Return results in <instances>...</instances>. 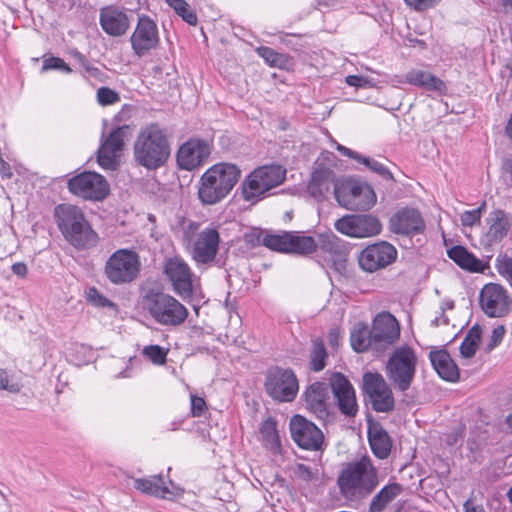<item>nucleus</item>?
<instances>
[{"mask_svg":"<svg viewBox=\"0 0 512 512\" xmlns=\"http://www.w3.org/2000/svg\"><path fill=\"white\" fill-rule=\"evenodd\" d=\"M206 409V402L203 398L191 395V412L194 417L202 416Z\"/></svg>","mask_w":512,"mask_h":512,"instance_id":"6e6d98bb","label":"nucleus"},{"mask_svg":"<svg viewBox=\"0 0 512 512\" xmlns=\"http://www.w3.org/2000/svg\"><path fill=\"white\" fill-rule=\"evenodd\" d=\"M48 70H59L66 74L72 72L70 66L62 58L54 56L48 57L43 61L41 72L44 73Z\"/></svg>","mask_w":512,"mask_h":512,"instance_id":"09e8293b","label":"nucleus"},{"mask_svg":"<svg viewBox=\"0 0 512 512\" xmlns=\"http://www.w3.org/2000/svg\"><path fill=\"white\" fill-rule=\"evenodd\" d=\"M200 224L188 221L183 229V243L197 266L212 264L219 251L220 235L215 226L199 231Z\"/></svg>","mask_w":512,"mask_h":512,"instance_id":"423d86ee","label":"nucleus"},{"mask_svg":"<svg viewBox=\"0 0 512 512\" xmlns=\"http://www.w3.org/2000/svg\"><path fill=\"white\" fill-rule=\"evenodd\" d=\"M210 145L202 139H190L182 144L177 152L176 160L181 169L191 171L208 158Z\"/></svg>","mask_w":512,"mask_h":512,"instance_id":"b1692460","label":"nucleus"},{"mask_svg":"<svg viewBox=\"0 0 512 512\" xmlns=\"http://www.w3.org/2000/svg\"><path fill=\"white\" fill-rule=\"evenodd\" d=\"M337 150H338L342 155L347 156V157H349V158H352V159H354V160H356V161H358V162H359V160H360V158H361V156H362L361 154H359V153H357V152H355V151L351 150L350 148H347V147H345V146H343V145H341V144H338V145H337Z\"/></svg>","mask_w":512,"mask_h":512,"instance_id":"e2e57ef3","label":"nucleus"},{"mask_svg":"<svg viewBox=\"0 0 512 512\" xmlns=\"http://www.w3.org/2000/svg\"><path fill=\"white\" fill-rule=\"evenodd\" d=\"M166 3L190 25L197 23V16L185 0H166Z\"/></svg>","mask_w":512,"mask_h":512,"instance_id":"79ce46f5","label":"nucleus"},{"mask_svg":"<svg viewBox=\"0 0 512 512\" xmlns=\"http://www.w3.org/2000/svg\"><path fill=\"white\" fill-rule=\"evenodd\" d=\"M142 354L153 364L163 365L166 363L168 350L159 345H148L143 348Z\"/></svg>","mask_w":512,"mask_h":512,"instance_id":"c03bdc74","label":"nucleus"},{"mask_svg":"<svg viewBox=\"0 0 512 512\" xmlns=\"http://www.w3.org/2000/svg\"><path fill=\"white\" fill-rule=\"evenodd\" d=\"M332 185H338L335 183L334 172L329 168L319 167L312 172L308 190L314 197H323Z\"/></svg>","mask_w":512,"mask_h":512,"instance_id":"7c9ffc66","label":"nucleus"},{"mask_svg":"<svg viewBox=\"0 0 512 512\" xmlns=\"http://www.w3.org/2000/svg\"><path fill=\"white\" fill-rule=\"evenodd\" d=\"M368 440L370 448H392V440L387 431L378 424L369 426Z\"/></svg>","mask_w":512,"mask_h":512,"instance_id":"a19ab883","label":"nucleus"},{"mask_svg":"<svg viewBox=\"0 0 512 512\" xmlns=\"http://www.w3.org/2000/svg\"><path fill=\"white\" fill-rule=\"evenodd\" d=\"M142 306L157 324L165 327L180 326L189 315L188 309L179 300L154 288L145 291Z\"/></svg>","mask_w":512,"mask_h":512,"instance_id":"39448f33","label":"nucleus"},{"mask_svg":"<svg viewBox=\"0 0 512 512\" xmlns=\"http://www.w3.org/2000/svg\"><path fill=\"white\" fill-rule=\"evenodd\" d=\"M328 353L325 348L324 342L321 339H316L312 342L310 350V368L315 372L323 370L326 366Z\"/></svg>","mask_w":512,"mask_h":512,"instance_id":"58836bf2","label":"nucleus"},{"mask_svg":"<svg viewBox=\"0 0 512 512\" xmlns=\"http://www.w3.org/2000/svg\"><path fill=\"white\" fill-rule=\"evenodd\" d=\"M262 233L261 231L255 229L252 230L244 235V241L245 243L251 245V246H257L259 244H262Z\"/></svg>","mask_w":512,"mask_h":512,"instance_id":"13d9d810","label":"nucleus"},{"mask_svg":"<svg viewBox=\"0 0 512 512\" xmlns=\"http://www.w3.org/2000/svg\"><path fill=\"white\" fill-rule=\"evenodd\" d=\"M359 163L364 164L369 170L378 174L380 177L386 180H394L392 173L390 170L381 162L370 158L361 156Z\"/></svg>","mask_w":512,"mask_h":512,"instance_id":"a18cd8bd","label":"nucleus"},{"mask_svg":"<svg viewBox=\"0 0 512 512\" xmlns=\"http://www.w3.org/2000/svg\"><path fill=\"white\" fill-rule=\"evenodd\" d=\"M340 0H318L319 7L330 8L334 7L339 3Z\"/></svg>","mask_w":512,"mask_h":512,"instance_id":"338daca9","label":"nucleus"},{"mask_svg":"<svg viewBox=\"0 0 512 512\" xmlns=\"http://www.w3.org/2000/svg\"><path fill=\"white\" fill-rule=\"evenodd\" d=\"M240 176L241 170L235 164L221 162L213 165L200 178V201L206 205L222 201L237 184Z\"/></svg>","mask_w":512,"mask_h":512,"instance_id":"20e7f679","label":"nucleus"},{"mask_svg":"<svg viewBox=\"0 0 512 512\" xmlns=\"http://www.w3.org/2000/svg\"><path fill=\"white\" fill-rule=\"evenodd\" d=\"M429 359L433 368L442 379L449 382L459 380V369L446 350L431 351Z\"/></svg>","mask_w":512,"mask_h":512,"instance_id":"c756f323","label":"nucleus"},{"mask_svg":"<svg viewBox=\"0 0 512 512\" xmlns=\"http://www.w3.org/2000/svg\"><path fill=\"white\" fill-rule=\"evenodd\" d=\"M486 208V202H483L478 208L474 210H467L461 214V222L463 226H473L480 222L481 215Z\"/></svg>","mask_w":512,"mask_h":512,"instance_id":"8fccbe9b","label":"nucleus"},{"mask_svg":"<svg viewBox=\"0 0 512 512\" xmlns=\"http://www.w3.org/2000/svg\"><path fill=\"white\" fill-rule=\"evenodd\" d=\"M502 177L504 181L512 186V156H505L502 160Z\"/></svg>","mask_w":512,"mask_h":512,"instance_id":"4d7b16f0","label":"nucleus"},{"mask_svg":"<svg viewBox=\"0 0 512 512\" xmlns=\"http://www.w3.org/2000/svg\"><path fill=\"white\" fill-rule=\"evenodd\" d=\"M129 135L128 125L119 126L107 135L98 150L97 162L101 168L114 171L119 167L120 156Z\"/></svg>","mask_w":512,"mask_h":512,"instance_id":"4468645a","label":"nucleus"},{"mask_svg":"<svg viewBox=\"0 0 512 512\" xmlns=\"http://www.w3.org/2000/svg\"><path fill=\"white\" fill-rule=\"evenodd\" d=\"M334 227L338 232L353 238L372 237L382 230L378 218L370 214L346 215L336 220Z\"/></svg>","mask_w":512,"mask_h":512,"instance_id":"f3484780","label":"nucleus"},{"mask_svg":"<svg viewBox=\"0 0 512 512\" xmlns=\"http://www.w3.org/2000/svg\"><path fill=\"white\" fill-rule=\"evenodd\" d=\"M371 333L376 346V352H380L399 338L400 327L392 314L381 312L373 320Z\"/></svg>","mask_w":512,"mask_h":512,"instance_id":"412c9836","label":"nucleus"},{"mask_svg":"<svg viewBox=\"0 0 512 512\" xmlns=\"http://www.w3.org/2000/svg\"><path fill=\"white\" fill-rule=\"evenodd\" d=\"M351 346L356 352H364L369 349L376 351L375 343L372 339L371 328L363 323L354 326L350 335Z\"/></svg>","mask_w":512,"mask_h":512,"instance_id":"72a5a7b5","label":"nucleus"},{"mask_svg":"<svg viewBox=\"0 0 512 512\" xmlns=\"http://www.w3.org/2000/svg\"><path fill=\"white\" fill-rule=\"evenodd\" d=\"M57 226L63 237L77 249H89L98 243V235L92 229L83 210L72 204H59L54 209Z\"/></svg>","mask_w":512,"mask_h":512,"instance_id":"7ed1b4c3","label":"nucleus"},{"mask_svg":"<svg viewBox=\"0 0 512 512\" xmlns=\"http://www.w3.org/2000/svg\"><path fill=\"white\" fill-rule=\"evenodd\" d=\"M163 273L171 283L173 291L183 300H189L193 297L195 291L194 274L185 262L179 256L165 259Z\"/></svg>","mask_w":512,"mask_h":512,"instance_id":"f8f14e48","label":"nucleus"},{"mask_svg":"<svg viewBox=\"0 0 512 512\" xmlns=\"http://www.w3.org/2000/svg\"><path fill=\"white\" fill-rule=\"evenodd\" d=\"M407 5L414 7L418 10L427 9L434 4H436L439 0H404Z\"/></svg>","mask_w":512,"mask_h":512,"instance_id":"bf43d9fd","label":"nucleus"},{"mask_svg":"<svg viewBox=\"0 0 512 512\" xmlns=\"http://www.w3.org/2000/svg\"><path fill=\"white\" fill-rule=\"evenodd\" d=\"M448 257L462 269L471 272H482L484 265L463 246H453L447 251Z\"/></svg>","mask_w":512,"mask_h":512,"instance_id":"2f4dec72","label":"nucleus"},{"mask_svg":"<svg viewBox=\"0 0 512 512\" xmlns=\"http://www.w3.org/2000/svg\"><path fill=\"white\" fill-rule=\"evenodd\" d=\"M403 491L401 484L393 482L385 485L371 500L369 512H383L385 507Z\"/></svg>","mask_w":512,"mask_h":512,"instance_id":"473e14b6","label":"nucleus"},{"mask_svg":"<svg viewBox=\"0 0 512 512\" xmlns=\"http://www.w3.org/2000/svg\"><path fill=\"white\" fill-rule=\"evenodd\" d=\"M486 223L488 230L482 238V243L491 247L501 242L508 234L512 224V215L501 209H496L489 213Z\"/></svg>","mask_w":512,"mask_h":512,"instance_id":"bb28decb","label":"nucleus"},{"mask_svg":"<svg viewBox=\"0 0 512 512\" xmlns=\"http://www.w3.org/2000/svg\"><path fill=\"white\" fill-rule=\"evenodd\" d=\"M134 488L143 494L163 499H172L183 492L178 485L171 479H166L162 474L136 478L134 479Z\"/></svg>","mask_w":512,"mask_h":512,"instance_id":"5701e85b","label":"nucleus"},{"mask_svg":"<svg viewBox=\"0 0 512 512\" xmlns=\"http://www.w3.org/2000/svg\"><path fill=\"white\" fill-rule=\"evenodd\" d=\"M463 507L464 512H485L482 506L474 505L470 499L464 503Z\"/></svg>","mask_w":512,"mask_h":512,"instance_id":"69168bd1","label":"nucleus"},{"mask_svg":"<svg viewBox=\"0 0 512 512\" xmlns=\"http://www.w3.org/2000/svg\"><path fill=\"white\" fill-rule=\"evenodd\" d=\"M289 427L291 437L299 448H322L324 434L313 422L301 415H294Z\"/></svg>","mask_w":512,"mask_h":512,"instance_id":"aec40b11","label":"nucleus"},{"mask_svg":"<svg viewBox=\"0 0 512 512\" xmlns=\"http://www.w3.org/2000/svg\"><path fill=\"white\" fill-rule=\"evenodd\" d=\"M378 483L377 470L368 456L344 464L336 480L339 494L348 502L366 498Z\"/></svg>","mask_w":512,"mask_h":512,"instance_id":"f257e3e1","label":"nucleus"},{"mask_svg":"<svg viewBox=\"0 0 512 512\" xmlns=\"http://www.w3.org/2000/svg\"><path fill=\"white\" fill-rule=\"evenodd\" d=\"M12 272L18 277L24 278L27 275L28 268L24 262H16L11 267Z\"/></svg>","mask_w":512,"mask_h":512,"instance_id":"680f3d73","label":"nucleus"},{"mask_svg":"<svg viewBox=\"0 0 512 512\" xmlns=\"http://www.w3.org/2000/svg\"><path fill=\"white\" fill-rule=\"evenodd\" d=\"M119 99L118 93L108 87H101L97 91V100L103 106L114 104Z\"/></svg>","mask_w":512,"mask_h":512,"instance_id":"3c124183","label":"nucleus"},{"mask_svg":"<svg viewBox=\"0 0 512 512\" xmlns=\"http://www.w3.org/2000/svg\"><path fill=\"white\" fill-rule=\"evenodd\" d=\"M495 266L498 273L507 279L509 284L512 287V257L504 255H499L496 258Z\"/></svg>","mask_w":512,"mask_h":512,"instance_id":"de8ad7c7","label":"nucleus"},{"mask_svg":"<svg viewBox=\"0 0 512 512\" xmlns=\"http://www.w3.org/2000/svg\"><path fill=\"white\" fill-rule=\"evenodd\" d=\"M306 407L317 418L321 420H327L329 417V411L326 404L327 398V387L322 382H315L311 384L304 394Z\"/></svg>","mask_w":512,"mask_h":512,"instance_id":"cd10ccee","label":"nucleus"},{"mask_svg":"<svg viewBox=\"0 0 512 512\" xmlns=\"http://www.w3.org/2000/svg\"><path fill=\"white\" fill-rule=\"evenodd\" d=\"M88 296H89V299L91 300V302L95 306H98V307H115V304L111 300H109L108 298H106L105 296L100 294L97 291V289H95V288H91L90 289Z\"/></svg>","mask_w":512,"mask_h":512,"instance_id":"603ef678","label":"nucleus"},{"mask_svg":"<svg viewBox=\"0 0 512 512\" xmlns=\"http://www.w3.org/2000/svg\"><path fill=\"white\" fill-rule=\"evenodd\" d=\"M505 332H506V330L503 325H499L492 330V333L490 336V341L487 344V349L489 351L493 350L496 346H498L502 342Z\"/></svg>","mask_w":512,"mask_h":512,"instance_id":"864d4df0","label":"nucleus"},{"mask_svg":"<svg viewBox=\"0 0 512 512\" xmlns=\"http://www.w3.org/2000/svg\"><path fill=\"white\" fill-rule=\"evenodd\" d=\"M317 242V248H320L323 252L330 254H339L341 246L338 242V238L333 233L319 235Z\"/></svg>","mask_w":512,"mask_h":512,"instance_id":"37998d69","label":"nucleus"},{"mask_svg":"<svg viewBox=\"0 0 512 512\" xmlns=\"http://www.w3.org/2000/svg\"><path fill=\"white\" fill-rule=\"evenodd\" d=\"M256 51L271 67L289 69L291 66V57L287 54L278 53L274 49L266 46L258 47Z\"/></svg>","mask_w":512,"mask_h":512,"instance_id":"e433bc0d","label":"nucleus"},{"mask_svg":"<svg viewBox=\"0 0 512 512\" xmlns=\"http://www.w3.org/2000/svg\"><path fill=\"white\" fill-rule=\"evenodd\" d=\"M21 388L22 384L14 375H10L5 369L0 368V389L18 393Z\"/></svg>","mask_w":512,"mask_h":512,"instance_id":"49530a36","label":"nucleus"},{"mask_svg":"<svg viewBox=\"0 0 512 512\" xmlns=\"http://www.w3.org/2000/svg\"><path fill=\"white\" fill-rule=\"evenodd\" d=\"M363 391L368 402L376 412L389 413L395 407V400L390 385L382 374L366 372L362 376Z\"/></svg>","mask_w":512,"mask_h":512,"instance_id":"9b49d317","label":"nucleus"},{"mask_svg":"<svg viewBox=\"0 0 512 512\" xmlns=\"http://www.w3.org/2000/svg\"><path fill=\"white\" fill-rule=\"evenodd\" d=\"M140 271V256L137 252L125 248L113 252L104 266L106 278L114 285L134 282L139 277Z\"/></svg>","mask_w":512,"mask_h":512,"instance_id":"1a4fd4ad","label":"nucleus"},{"mask_svg":"<svg viewBox=\"0 0 512 512\" xmlns=\"http://www.w3.org/2000/svg\"><path fill=\"white\" fill-rule=\"evenodd\" d=\"M374 455L379 459H386L389 457L391 450H372Z\"/></svg>","mask_w":512,"mask_h":512,"instance_id":"774afa93","label":"nucleus"},{"mask_svg":"<svg viewBox=\"0 0 512 512\" xmlns=\"http://www.w3.org/2000/svg\"><path fill=\"white\" fill-rule=\"evenodd\" d=\"M402 82L419 87L426 91L444 93L446 90V85L440 78L421 69H412L408 71L404 75V81H400V83Z\"/></svg>","mask_w":512,"mask_h":512,"instance_id":"c85d7f7f","label":"nucleus"},{"mask_svg":"<svg viewBox=\"0 0 512 512\" xmlns=\"http://www.w3.org/2000/svg\"><path fill=\"white\" fill-rule=\"evenodd\" d=\"M259 433L263 446L266 448H280V437L275 419L269 417L264 420L260 426Z\"/></svg>","mask_w":512,"mask_h":512,"instance_id":"c9c22d12","label":"nucleus"},{"mask_svg":"<svg viewBox=\"0 0 512 512\" xmlns=\"http://www.w3.org/2000/svg\"><path fill=\"white\" fill-rule=\"evenodd\" d=\"M170 152L167 134L156 123L143 127L133 146L136 163L148 170H156L165 165L169 159Z\"/></svg>","mask_w":512,"mask_h":512,"instance_id":"f03ea898","label":"nucleus"},{"mask_svg":"<svg viewBox=\"0 0 512 512\" xmlns=\"http://www.w3.org/2000/svg\"><path fill=\"white\" fill-rule=\"evenodd\" d=\"M264 385L267 394L279 402L292 401L299 389L294 372L280 367H273L267 371Z\"/></svg>","mask_w":512,"mask_h":512,"instance_id":"ddd939ff","label":"nucleus"},{"mask_svg":"<svg viewBox=\"0 0 512 512\" xmlns=\"http://www.w3.org/2000/svg\"><path fill=\"white\" fill-rule=\"evenodd\" d=\"M286 178V169L278 164L263 165L254 169L242 182L245 201L258 202L270 195V191L281 185Z\"/></svg>","mask_w":512,"mask_h":512,"instance_id":"0eeeda50","label":"nucleus"},{"mask_svg":"<svg viewBox=\"0 0 512 512\" xmlns=\"http://www.w3.org/2000/svg\"><path fill=\"white\" fill-rule=\"evenodd\" d=\"M290 232L282 231L278 234H266L263 236L262 245L270 250L288 253Z\"/></svg>","mask_w":512,"mask_h":512,"instance_id":"ea45409f","label":"nucleus"},{"mask_svg":"<svg viewBox=\"0 0 512 512\" xmlns=\"http://www.w3.org/2000/svg\"><path fill=\"white\" fill-rule=\"evenodd\" d=\"M482 329L479 325H474L468 331L460 345V353L465 358H471L478 350L481 340Z\"/></svg>","mask_w":512,"mask_h":512,"instance_id":"4c0bfd02","label":"nucleus"},{"mask_svg":"<svg viewBox=\"0 0 512 512\" xmlns=\"http://www.w3.org/2000/svg\"><path fill=\"white\" fill-rule=\"evenodd\" d=\"M448 323H449V319L445 315V309H444V307H441L440 316L439 317H435V319H433L431 321V325L434 326V327H438L440 325H447Z\"/></svg>","mask_w":512,"mask_h":512,"instance_id":"0e129e2a","label":"nucleus"},{"mask_svg":"<svg viewBox=\"0 0 512 512\" xmlns=\"http://www.w3.org/2000/svg\"><path fill=\"white\" fill-rule=\"evenodd\" d=\"M317 249L316 239L300 234L299 232H290V241L288 253L308 255Z\"/></svg>","mask_w":512,"mask_h":512,"instance_id":"f704fd0d","label":"nucleus"},{"mask_svg":"<svg viewBox=\"0 0 512 512\" xmlns=\"http://www.w3.org/2000/svg\"><path fill=\"white\" fill-rule=\"evenodd\" d=\"M389 228L395 234L413 236L424 231L425 223L418 210L403 208L390 218Z\"/></svg>","mask_w":512,"mask_h":512,"instance_id":"393cba45","label":"nucleus"},{"mask_svg":"<svg viewBox=\"0 0 512 512\" xmlns=\"http://www.w3.org/2000/svg\"><path fill=\"white\" fill-rule=\"evenodd\" d=\"M73 57L86 70V72L89 73V75L97 77L100 74V70L97 67L92 66L87 60V58L80 52L75 51L73 53Z\"/></svg>","mask_w":512,"mask_h":512,"instance_id":"5fc2aeb1","label":"nucleus"},{"mask_svg":"<svg viewBox=\"0 0 512 512\" xmlns=\"http://www.w3.org/2000/svg\"><path fill=\"white\" fill-rule=\"evenodd\" d=\"M69 191L86 200H103L109 193L107 180L96 172L85 171L68 181Z\"/></svg>","mask_w":512,"mask_h":512,"instance_id":"2eb2a0df","label":"nucleus"},{"mask_svg":"<svg viewBox=\"0 0 512 512\" xmlns=\"http://www.w3.org/2000/svg\"><path fill=\"white\" fill-rule=\"evenodd\" d=\"M131 46L138 57L145 56L159 44L156 23L147 15H140L130 38Z\"/></svg>","mask_w":512,"mask_h":512,"instance_id":"6ab92c4d","label":"nucleus"},{"mask_svg":"<svg viewBox=\"0 0 512 512\" xmlns=\"http://www.w3.org/2000/svg\"><path fill=\"white\" fill-rule=\"evenodd\" d=\"M346 83L353 87H365L370 83V81L363 76L349 75L346 77Z\"/></svg>","mask_w":512,"mask_h":512,"instance_id":"052dcab7","label":"nucleus"},{"mask_svg":"<svg viewBox=\"0 0 512 512\" xmlns=\"http://www.w3.org/2000/svg\"><path fill=\"white\" fill-rule=\"evenodd\" d=\"M99 23L102 30L109 36H123L130 27L126 12L115 5L102 7L99 12Z\"/></svg>","mask_w":512,"mask_h":512,"instance_id":"a878e982","label":"nucleus"},{"mask_svg":"<svg viewBox=\"0 0 512 512\" xmlns=\"http://www.w3.org/2000/svg\"><path fill=\"white\" fill-rule=\"evenodd\" d=\"M329 382L340 412L345 416L354 417L358 412V404L350 381L342 373L335 372Z\"/></svg>","mask_w":512,"mask_h":512,"instance_id":"4be33fe9","label":"nucleus"},{"mask_svg":"<svg viewBox=\"0 0 512 512\" xmlns=\"http://www.w3.org/2000/svg\"><path fill=\"white\" fill-rule=\"evenodd\" d=\"M417 360L414 349L407 345L393 350L386 362L385 372L396 390L405 392L410 389L416 374Z\"/></svg>","mask_w":512,"mask_h":512,"instance_id":"6e6552de","label":"nucleus"},{"mask_svg":"<svg viewBox=\"0 0 512 512\" xmlns=\"http://www.w3.org/2000/svg\"><path fill=\"white\" fill-rule=\"evenodd\" d=\"M337 202L348 210H369L376 202V194L371 186L362 182H345L335 185Z\"/></svg>","mask_w":512,"mask_h":512,"instance_id":"9d476101","label":"nucleus"},{"mask_svg":"<svg viewBox=\"0 0 512 512\" xmlns=\"http://www.w3.org/2000/svg\"><path fill=\"white\" fill-rule=\"evenodd\" d=\"M483 312L491 318L507 315L511 309V300L505 288L496 283L486 284L479 296Z\"/></svg>","mask_w":512,"mask_h":512,"instance_id":"a211bd4d","label":"nucleus"},{"mask_svg":"<svg viewBox=\"0 0 512 512\" xmlns=\"http://www.w3.org/2000/svg\"><path fill=\"white\" fill-rule=\"evenodd\" d=\"M397 259L396 248L386 241L366 246L358 256L359 267L368 273L384 269Z\"/></svg>","mask_w":512,"mask_h":512,"instance_id":"dca6fc26","label":"nucleus"}]
</instances>
